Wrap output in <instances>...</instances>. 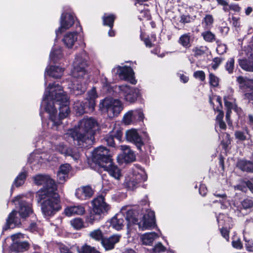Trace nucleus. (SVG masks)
Here are the masks:
<instances>
[{
  "mask_svg": "<svg viewBox=\"0 0 253 253\" xmlns=\"http://www.w3.org/2000/svg\"><path fill=\"white\" fill-rule=\"evenodd\" d=\"M68 98L58 84H49L45 89L42 107L49 116L53 125L61 124V119L67 117L70 112Z\"/></svg>",
  "mask_w": 253,
  "mask_h": 253,
  "instance_id": "1",
  "label": "nucleus"
},
{
  "mask_svg": "<svg viewBox=\"0 0 253 253\" xmlns=\"http://www.w3.org/2000/svg\"><path fill=\"white\" fill-rule=\"evenodd\" d=\"M98 128L96 120L92 118H84L79 122L77 126L69 130L65 137L71 136L75 143L81 148L87 147L93 144L94 135Z\"/></svg>",
  "mask_w": 253,
  "mask_h": 253,
  "instance_id": "2",
  "label": "nucleus"
},
{
  "mask_svg": "<svg viewBox=\"0 0 253 253\" xmlns=\"http://www.w3.org/2000/svg\"><path fill=\"white\" fill-rule=\"evenodd\" d=\"M35 183L42 185L36 194V200L41 206H54L60 203V199L54 181L47 175L38 174L33 177Z\"/></svg>",
  "mask_w": 253,
  "mask_h": 253,
  "instance_id": "3",
  "label": "nucleus"
},
{
  "mask_svg": "<svg viewBox=\"0 0 253 253\" xmlns=\"http://www.w3.org/2000/svg\"><path fill=\"white\" fill-rule=\"evenodd\" d=\"M88 56L86 53L83 51L77 55L73 63V69L72 75L75 79L71 86L72 93L78 95L84 93L86 89V85L89 81V75L85 68L86 67Z\"/></svg>",
  "mask_w": 253,
  "mask_h": 253,
  "instance_id": "4",
  "label": "nucleus"
},
{
  "mask_svg": "<svg viewBox=\"0 0 253 253\" xmlns=\"http://www.w3.org/2000/svg\"><path fill=\"white\" fill-rule=\"evenodd\" d=\"M127 228L132 224H137L142 231L151 230L156 226L155 213L148 209L141 213L132 210H128L126 214Z\"/></svg>",
  "mask_w": 253,
  "mask_h": 253,
  "instance_id": "5",
  "label": "nucleus"
},
{
  "mask_svg": "<svg viewBox=\"0 0 253 253\" xmlns=\"http://www.w3.org/2000/svg\"><path fill=\"white\" fill-rule=\"evenodd\" d=\"M92 161L115 179H119L122 176L120 169L113 164L109 151L105 147H99L94 150Z\"/></svg>",
  "mask_w": 253,
  "mask_h": 253,
  "instance_id": "6",
  "label": "nucleus"
},
{
  "mask_svg": "<svg viewBox=\"0 0 253 253\" xmlns=\"http://www.w3.org/2000/svg\"><path fill=\"white\" fill-rule=\"evenodd\" d=\"M33 212L31 207H18V209L13 211L9 215L3 231L12 229L21 224L20 217L25 218Z\"/></svg>",
  "mask_w": 253,
  "mask_h": 253,
  "instance_id": "7",
  "label": "nucleus"
},
{
  "mask_svg": "<svg viewBox=\"0 0 253 253\" xmlns=\"http://www.w3.org/2000/svg\"><path fill=\"white\" fill-rule=\"evenodd\" d=\"M99 109L103 113H106L110 118H113L121 113L123 109L122 102L112 98H106L100 101Z\"/></svg>",
  "mask_w": 253,
  "mask_h": 253,
  "instance_id": "8",
  "label": "nucleus"
},
{
  "mask_svg": "<svg viewBox=\"0 0 253 253\" xmlns=\"http://www.w3.org/2000/svg\"><path fill=\"white\" fill-rule=\"evenodd\" d=\"M147 176L143 169L136 168L131 175L126 178L125 185L129 190L136 188L139 183L147 180Z\"/></svg>",
  "mask_w": 253,
  "mask_h": 253,
  "instance_id": "9",
  "label": "nucleus"
},
{
  "mask_svg": "<svg viewBox=\"0 0 253 253\" xmlns=\"http://www.w3.org/2000/svg\"><path fill=\"white\" fill-rule=\"evenodd\" d=\"M116 89L118 91L119 95L129 103L135 102L139 93L138 89L127 85L116 86Z\"/></svg>",
  "mask_w": 253,
  "mask_h": 253,
  "instance_id": "10",
  "label": "nucleus"
},
{
  "mask_svg": "<svg viewBox=\"0 0 253 253\" xmlns=\"http://www.w3.org/2000/svg\"><path fill=\"white\" fill-rule=\"evenodd\" d=\"M113 72L118 74L120 78L125 80H128L132 84H135L136 81L133 79L134 74L132 69L130 67L118 66L113 69Z\"/></svg>",
  "mask_w": 253,
  "mask_h": 253,
  "instance_id": "11",
  "label": "nucleus"
},
{
  "mask_svg": "<svg viewBox=\"0 0 253 253\" xmlns=\"http://www.w3.org/2000/svg\"><path fill=\"white\" fill-rule=\"evenodd\" d=\"M143 114L140 109L128 111L124 116L123 121L126 125H130L137 121H142Z\"/></svg>",
  "mask_w": 253,
  "mask_h": 253,
  "instance_id": "12",
  "label": "nucleus"
},
{
  "mask_svg": "<svg viewBox=\"0 0 253 253\" xmlns=\"http://www.w3.org/2000/svg\"><path fill=\"white\" fill-rule=\"evenodd\" d=\"M126 138L128 141L134 144L139 150L144 145L141 137L135 129L127 130L126 132Z\"/></svg>",
  "mask_w": 253,
  "mask_h": 253,
  "instance_id": "13",
  "label": "nucleus"
},
{
  "mask_svg": "<svg viewBox=\"0 0 253 253\" xmlns=\"http://www.w3.org/2000/svg\"><path fill=\"white\" fill-rule=\"evenodd\" d=\"M97 97V95L96 90L94 88H93L87 92V100L88 103V109L87 110L86 107L84 105L82 106V105L81 104L82 109L79 110V113L80 114H84L88 111H92L95 105V99Z\"/></svg>",
  "mask_w": 253,
  "mask_h": 253,
  "instance_id": "14",
  "label": "nucleus"
},
{
  "mask_svg": "<svg viewBox=\"0 0 253 253\" xmlns=\"http://www.w3.org/2000/svg\"><path fill=\"white\" fill-rule=\"evenodd\" d=\"M74 22V17L71 14L67 13L65 15L62 14L61 16L60 26L56 31V34L57 35L59 33H61L64 31L69 29Z\"/></svg>",
  "mask_w": 253,
  "mask_h": 253,
  "instance_id": "15",
  "label": "nucleus"
},
{
  "mask_svg": "<svg viewBox=\"0 0 253 253\" xmlns=\"http://www.w3.org/2000/svg\"><path fill=\"white\" fill-rule=\"evenodd\" d=\"M55 149L61 154L71 157L76 162L80 160V154L77 149H67L63 144H59L55 146Z\"/></svg>",
  "mask_w": 253,
  "mask_h": 253,
  "instance_id": "16",
  "label": "nucleus"
},
{
  "mask_svg": "<svg viewBox=\"0 0 253 253\" xmlns=\"http://www.w3.org/2000/svg\"><path fill=\"white\" fill-rule=\"evenodd\" d=\"M94 191L89 186H84L78 188L75 193L76 197L80 200H86L91 198Z\"/></svg>",
  "mask_w": 253,
  "mask_h": 253,
  "instance_id": "17",
  "label": "nucleus"
},
{
  "mask_svg": "<svg viewBox=\"0 0 253 253\" xmlns=\"http://www.w3.org/2000/svg\"><path fill=\"white\" fill-rule=\"evenodd\" d=\"M121 237V235L114 234L109 238L102 240L101 244L105 250H111L114 248L115 245L119 242Z\"/></svg>",
  "mask_w": 253,
  "mask_h": 253,
  "instance_id": "18",
  "label": "nucleus"
},
{
  "mask_svg": "<svg viewBox=\"0 0 253 253\" xmlns=\"http://www.w3.org/2000/svg\"><path fill=\"white\" fill-rule=\"evenodd\" d=\"M63 71V68L58 66H52L49 67V69H46L44 74L45 84H47L46 80L47 75L54 78H59L62 76Z\"/></svg>",
  "mask_w": 253,
  "mask_h": 253,
  "instance_id": "19",
  "label": "nucleus"
},
{
  "mask_svg": "<svg viewBox=\"0 0 253 253\" xmlns=\"http://www.w3.org/2000/svg\"><path fill=\"white\" fill-rule=\"evenodd\" d=\"M159 236V235L154 232H148L141 235L140 239L143 245H151Z\"/></svg>",
  "mask_w": 253,
  "mask_h": 253,
  "instance_id": "20",
  "label": "nucleus"
},
{
  "mask_svg": "<svg viewBox=\"0 0 253 253\" xmlns=\"http://www.w3.org/2000/svg\"><path fill=\"white\" fill-rule=\"evenodd\" d=\"M77 32H69L65 35L62 41L66 47L71 48L77 41Z\"/></svg>",
  "mask_w": 253,
  "mask_h": 253,
  "instance_id": "21",
  "label": "nucleus"
},
{
  "mask_svg": "<svg viewBox=\"0 0 253 253\" xmlns=\"http://www.w3.org/2000/svg\"><path fill=\"white\" fill-rule=\"evenodd\" d=\"M108 207H91L90 209V217L92 219H97L104 215L108 210Z\"/></svg>",
  "mask_w": 253,
  "mask_h": 253,
  "instance_id": "22",
  "label": "nucleus"
},
{
  "mask_svg": "<svg viewBox=\"0 0 253 253\" xmlns=\"http://www.w3.org/2000/svg\"><path fill=\"white\" fill-rule=\"evenodd\" d=\"M85 212L84 207H67L65 210V213L67 216L74 215H83Z\"/></svg>",
  "mask_w": 253,
  "mask_h": 253,
  "instance_id": "23",
  "label": "nucleus"
},
{
  "mask_svg": "<svg viewBox=\"0 0 253 253\" xmlns=\"http://www.w3.org/2000/svg\"><path fill=\"white\" fill-rule=\"evenodd\" d=\"M121 149L123 151L124 159L127 162H132L135 160L133 152L126 145H121Z\"/></svg>",
  "mask_w": 253,
  "mask_h": 253,
  "instance_id": "24",
  "label": "nucleus"
},
{
  "mask_svg": "<svg viewBox=\"0 0 253 253\" xmlns=\"http://www.w3.org/2000/svg\"><path fill=\"white\" fill-rule=\"evenodd\" d=\"M119 216L118 215L114 216L109 222L110 225L117 230L122 229L124 225V219Z\"/></svg>",
  "mask_w": 253,
  "mask_h": 253,
  "instance_id": "25",
  "label": "nucleus"
},
{
  "mask_svg": "<svg viewBox=\"0 0 253 253\" xmlns=\"http://www.w3.org/2000/svg\"><path fill=\"white\" fill-rule=\"evenodd\" d=\"M238 83L240 84L241 87H247L252 90L253 89V80L244 78L243 77H238L237 79Z\"/></svg>",
  "mask_w": 253,
  "mask_h": 253,
  "instance_id": "26",
  "label": "nucleus"
},
{
  "mask_svg": "<svg viewBox=\"0 0 253 253\" xmlns=\"http://www.w3.org/2000/svg\"><path fill=\"white\" fill-rule=\"evenodd\" d=\"M190 33L184 34L181 35L178 40V42L184 47L189 48L191 46Z\"/></svg>",
  "mask_w": 253,
  "mask_h": 253,
  "instance_id": "27",
  "label": "nucleus"
},
{
  "mask_svg": "<svg viewBox=\"0 0 253 253\" xmlns=\"http://www.w3.org/2000/svg\"><path fill=\"white\" fill-rule=\"evenodd\" d=\"M115 18L116 16L113 14H104L102 17L103 25L108 26L112 29Z\"/></svg>",
  "mask_w": 253,
  "mask_h": 253,
  "instance_id": "28",
  "label": "nucleus"
},
{
  "mask_svg": "<svg viewBox=\"0 0 253 253\" xmlns=\"http://www.w3.org/2000/svg\"><path fill=\"white\" fill-rule=\"evenodd\" d=\"M12 204L15 205L27 206L30 204L27 198L24 196L19 195L12 200Z\"/></svg>",
  "mask_w": 253,
  "mask_h": 253,
  "instance_id": "29",
  "label": "nucleus"
},
{
  "mask_svg": "<svg viewBox=\"0 0 253 253\" xmlns=\"http://www.w3.org/2000/svg\"><path fill=\"white\" fill-rule=\"evenodd\" d=\"M240 169L247 172H253V163L250 161H241L239 163Z\"/></svg>",
  "mask_w": 253,
  "mask_h": 253,
  "instance_id": "30",
  "label": "nucleus"
},
{
  "mask_svg": "<svg viewBox=\"0 0 253 253\" xmlns=\"http://www.w3.org/2000/svg\"><path fill=\"white\" fill-rule=\"evenodd\" d=\"M109 134L119 141H121L122 139L123 132L119 126H115Z\"/></svg>",
  "mask_w": 253,
  "mask_h": 253,
  "instance_id": "31",
  "label": "nucleus"
},
{
  "mask_svg": "<svg viewBox=\"0 0 253 253\" xmlns=\"http://www.w3.org/2000/svg\"><path fill=\"white\" fill-rule=\"evenodd\" d=\"M214 195L217 199L213 201V203L214 204H220L224 206H226L227 204H230L228 203V200H227V196L225 194H214Z\"/></svg>",
  "mask_w": 253,
  "mask_h": 253,
  "instance_id": "32",
  "label": "nucleus"
},
{
  "mask_svg": "<svg viewBox=\"0 0 253 253\" xmlns=\"http://www.w3.org/2000/svg\"><path fill=\"white\" fill-rule=\"evenodd\" d=\"M151 253H174L172 251H167L166 248L161 243H158L153 248Z\"/></svg>",
  "mask_w": 253,
  "mask_h": 253,
  "instance_id": "33",
  "label": "nucleus"
},
{
  "mask_svg": "<svg viewBox=\"0 0 253 253\" xmlns=\"http://www.w3.org/2000/svg\"><path fill=\"white\" fill-rule=\"evenodd\" d=\"M26 173L25 172H21L16 178L13 184L16 187H19L24 184L26 178Z\"/></svg>",
  "mask_w": 253,
  "mask_h": 253,
  "instance_id": "34",
  "label": "nucleus"
},
{
  "mask_svg": "<svg viewBox=\"0 0 253 253\" xmlns=\"http://www.w3.org/2000/svg\"><path fill=\"white\" fill-rule=\"evenodd\" d=\"M239 64L243 69L249 72H253V65L249 64L246 60H239Z\"/></svg>",
  "mask_w": 253,
  "mask_h": 253,
  "instance_id": "35",
  "label": "nucleus"
},
{
  "mask_svg": "<svg viewBox=\"0 0 253 253\" xmlns=\"http://www.w3.org/2000/svg\"><path fill=\"white\" fill-rule=\"evenodd\" d=\"M90 236L97 241L103 240V235L100 230L96 229L90 233Z\"/></svg>",
  "mask_w": 253,
  "mask_h": 253,
  "instance_id": "36",
  "label": "nucleus"
},
{
  "mask_svg": "<svg viewBox=\"0 0 253 253\" xmlns=\"http://www.w3.org/2000/svg\"><path fill=\"white\" fill-rule=\"evenodd\" d=\"M234 69V59L233 58H229L225 65V69L229 74L233 72Z\"/></svg>",
  "mask_w": 253,
  "mask_h": 253,
  "instance_id": "37",
  "label": "nucleus"
},
{
  "mask_svg": "<svg viewBox=\"0 0 253 253\" xmlns=\"http://www.w3.org/2000/svg\"><path fill=\"white\" fill-rule=\"evenodd\" d=\"M92 206H106L104 198L102 196H99L94 198L91 202Z\"/></svg>",
  "mask_w": 253,
  "mask_h": 253,
  "instance_id": "38",
  "label": "nucleus"
},
{
  "mask_svg": "<svg viewBox=\"0 0 253 253\" xmlns=\"http://www.w3.org/2000/svg\"><path fill=\"white\" fill-rule=\"evenodd\" d=\"M42 211L45 216H51L54 214V207H42Z\"/></svg>",
  "mask_w": 253,
  "mask_h": 253,
  "instance_id": "39",
  "label": "nucleus"
},
{
  "mask_svg": "<svg viewBox=\"0 0 253 253\" xmlns=\"http://www.w3.org/2000/svg\"><path fill=\"white\" fill-rule=\"evenodd\" d=\"M71 224L75 229L77 230L81 229L84 226L83 222L80 218H75L71 220Z\"/></svg>",
  "mask_w": 253,
  "mask_h": 253,
  "instance_id": "40",
  "label": "nucleus"
},
{
  "mask_svg": "<svg viewBox=\"0 0 253 253\" xmlns=\"http://www.w3.org/2000/svg\"><path fill=\"white\" fill-rule=\"evenodd\" d=\"M209 78L210 83L212 86L216 87L218 85L219 80L217 77L215 76L213 74L210 73Z\"/></svg>",
  "mask_w": 253,
  "mask_h": 253,
  "instance_id": "41",
  "label": "nucleus"
},
{
  "mask_svg": "<svg viewBox=\"0 0 253 253\" xmlns=\"http://www.w3.org/2000/svg\"><path fill=\"white\" fill-rule=\"evenodd\" d=\"M202 36L205 40L209 42H211L214 39V35L210 31L204 32Z\"/></svg>",
  "mask_w": 253,
  "mask_h": 253,
  "instance_id": "42",
  "label": "nucleus"
},
{
  "mask_svg": "<svg viewBox=\"0 0 253 253\" xmlns=\"http://www.w3.org/2000/svg\"><path fill=\"white\" fill-rule=\"evenodd\" d=\"M213 19L212 17V16L211 15H206L205 17L203 22V23H205L206 26L207 28H209L210 27L213 23Z\"/></svg>",
  "mask_w": 253,
  "mask_h": 253,
  "instance_id": "43",
  "label": "nucleus"
},
{
  "mask_svg": "<svg viewBox=\"0 0 253 253\" xmlns=\"http://www.w3.org/2000/svg\"><path fill=\"white\" fill-rule=\"evenodd\" d=\"M62 56V52L60 49L56 51H52L50 55V58L52 59L54 61H55L57 59L60 58Z\"/></svg>",
  "mask_w": 253,
  "mask_h": 253,
  "instance_id": "44",
  "label": "nucleus"
},
{
  "mask_svg": "<svg viewBox=\"0 0 253 253\" xmlns=\"http://www.w3.org/2000/svg\"><path fill=\"white\" fill-rule=\"evenodd\" d=\"M70 166L68 164H66L60 166L58 172L68 175V174L69 171L70 170Z\"/></svg>",
  "mask_w": 253,
  "mask_h": 253,
  "instance_id": "45",
  "label": "nucleus"
},
{
  "mask_svg": "<svg viewBox=\"0 0 253 253\" xmlns=\"http://www.w3.org/2000/svg\"><path fill=\"white\" fill-rule=\"evenodd\" d=\"M194 77L203 82L205 80L206 76L205 73L203 71H197L194 73Z\"/></svg>",
  "mask_w": 253,
  "mask_h": 253,
  "instance_id": "46",
  "label": "nucleus"
},
{
  "mask_svg": "<svg viewBox=\"0 0 253 253\" xmlns=\"http://www.w3.org/2000/svg\"><path fill=\"white\" fill-rule=\"evenodd\" d=\"M235 136L236 139L241 141H244L247 139L245 133L241 131H235Z\"/></svg>",
  "mask_w": 253,
  "mask_h": 253,
  "instance_id": "47",
  "label": "nucleus"
},
{
  "mask_svg": "<svg viewBox=\"0 0 253 253\" xmlns=\"http://www.w3.org/2000/svg\"><path fill=\"white\" fill-rule=\"evenodd\" d=\"M232 245L234 248L238 250H241L243 248V245L240 239L233 240L232 242Z\"/></svg>",
  "mask_w": 253,
  "mask_h": 253,
  "instance_id": "48",
  "label": "nucleus"
},
{
  "mask_svg": "<svg viewBox=\"0 0 253 253\" xmlns=\"http://www.w3.org/2000/svg\"><path fill=\"white\" fill-rule=\"evenodd\" d=\"M60 251L61 253H74L73 248H69L64 245L60 247Z\"/></svg>",
  "mask_w": 253,
  "mask_h": 253,
  "instance_id": "49",
  "label": "nucleus"
},
{
  "mask_svg": "<svg viewBox=\"0 0 253 253\" xmlns=\"http://www.w3.org/2000/svg\"><path fill=\"white\" fill-rule=\"evenodd\" d=\"M57 176L58 182L59 183H62L65 181L68 175L58 171Z\"/></svg>",
  "mask_w": 253,
  "mask_h": 253,
  "instance_id": "50",
  "label": "nucleus"
},
{
  "mask_svg": "<svg viewBox=\"0 0 253 253\" xmlns=\"http://www.w3.org/2000/svg\"><path fill=\"white\" fill-rule=\"evenodd\" d=\"M114 139L113 136H112L110 134H109L105 138L106 141L108 144L111 146H114L115 144Z\"/></svg>",
  "mask_w": 253,
  "mask_h": 253,
  "instance_id": "51",
  "label": "nucleus"
},
{
  "mask_svg": "<svg viewBox=\"0 0 253 253\" xmlns=\"http://www.w3.org/2000/svg\"><path fill=\"white\" fill-rule=\"evenodd\" d=\"M193 52H194L195 55H201L205 53V50L203 47H195L192 49Z\"/></svg>",
  "mask_w": 253,
  "mask_h": 253,
  "instance_id": "52",
  "label": "nucleus"
},
{
  "mask_svg": "<svg viewBox=\"0 0 253 253\" xmlns=\"http://www.w3.org/2000/svg\"><path fill=\"white\" fill-rule=\"evenodd\" d=\"M221 108H219V107L218 106L216 109V111L218 113V114L217 115L216 117V121H219L221 120H223V118L224 116V113L221 110Z\"/></svg>",
  "mask_w": 253,
  "mask_h": 253,
  "instance_id": "53",
  "label": "nucleus"
},
{
  "mask_svg": "<svg viewBox=\"0 0 253 253\" xmlns=\"http://www.w3.org/2000/svg\"><path fill=\"white\" fill-rule=\"evenodd\" d=\"M244 186H247L249 190L253 193V178L251 180H248L243 183Z\"/></svg>",
  "mask_w": 253,
  "mask_h": 253,
  "instance_id": "54",
  "label": "nucleus"
},
{
  "mask_svg": "<svg viewBox=\"0 0 253 253\" xmlns=\"http://www.w3.org/2000/svg\"><path fill=\"white\" fill-rule=\"evenodd\" d=\"M226 46L225 44H219L216 48V51L219 54H222L226 52Z\"/></svg>",
  "mask_w": 253,
  "mask_h": 253,
  "instance_id": "55",
  "label": "nucleus"
},
{
  "mask_svg": "<svg viewBox=\"0 0 253 253\" xmlns=\"http://www.w3.org/2000/svg\"><path fill=\"white\" fill-rule=\"evenodd\" d=\"M222 60L220 58L216 57L213 59V63L212 64V68L215 70L218 66V65L221 63Z\"/></svg>",
  "mask_w": 253,
  "mask_h": 253,
  "instance_id": "56",
  "label": "nucleus"
},
{
  "mask_svg": "<svg viewBox=\"0 0 253 253\" xmlns=\"http://www.w3.org/2000/svg\"><path fill=\"white\" fill-rule=\"evenodd\" d=\"M101 83L103 87L107 88L110 86V83L108 81L106 77L102 76L101 78Z\"/></svg>",
  "mask_w": 253,
  "mask_h": 253,
  "instance_id": "57",
  "label": "nucleus"
},
{
  "mask_svg": "<svg viewBox=\"0 0 253 253\" xmlns=\"http://www.w3.org/2000/svg\"><path fill=\"white\" fill-rule=\"evenodd\" d=\"M228 99L229 98H228L226 97H224L225 106L227 108V110H231V109L233 108L234 104H233V102L229 101L228 100Z\"/></svg>",
  "mask_w": 253,
  "mask_h": 253,
  "instance_id": "58",
  "label": "nucleus"
},
{
  "mask_svg": "<svg viewBox=\"0 0 253 253\" xmlns=\"http://www.w3.org/2000/svg\"><path fill=\"white\" fill-rule=\"evenodd\" d=\"M220 232L223 237L227 241H228L229 239V231L226 228H222L220 229Z\"/></svg>",
  "mask_w": 253,
  "mask_h": 253,
  "instance_id": "59",
  "label": "nucleus"
},
{
  "mask_svg": "<svg viewBox=\"0 0 253 253\" xmlns=\"http://www.w3.org/2000/svg\"><path fill=\"white\" fill-rule=\"evenodd\" d=\"M230 10H233L236 12H239L241 10V7L238 4L232 3L230 4Z\"/></svg>",
  "mask_w": 253,
  "mask_h": 253,
  "instance_id": "60",
  "label": "nucleus"
},
{
  "mask_svg": "<svg viewBox=\"0 0 253 253\" xmlns=\"http://www.w3.org/2000/svg\"><path fill=\"white\" fill-rule=\"evenodd\" d=\"M180 22L185 24L190 22V17L188 15H183L180 17Z\"/></svg>",
  "mask_w": 253,
  "mask_h": 253,
  "instance_id": "61",
  "label": "nucleus"
},
{
  "mask_svg": "<svg viewBox=\"0 0 253 253\" xmlns=\"http://www.w3.org/2000/svg\"><path fill=\"white\" fill-rule=\"evenodd\" d=\"M207 192V187L205 186V185H201L199 188V193L200 194L204 196L206 195V193Z\"/></svg>",
  "mask_w": 253,
  "mask_h": 253,
  "instance_id": "62",
  "label": "nucleus"
},
{
  "mask_svg": "<svg viewBox=\"0 0 253 253\" xmlns=\"http://www.w3.org/2000/svg\"><path fill=\"white\" fill-rule=\"evenodd\" d=\"M253 201L251 198H247L242 202V206H253Z\"/></svg>",
  "mask_w": 253,
  "mask_h": 253,
  "instance_id": "63",
  "label": "nucleus"
},
{
  "mask_svg": "<svg viewBox=\"0 0 253 253\" xmlns=\"http://www.w3.org/2000/svg\"><path fill=\"white\" fill-rule=\"evenodd\" d=\"M246 247L249 252H253V243L252 242H247L246 244Z\"/></svg>",
  "mask_w": 253,
  "mask_h": 253,
  "instance_id": "64",
  "label": "nucleus"
}]
</instances>
